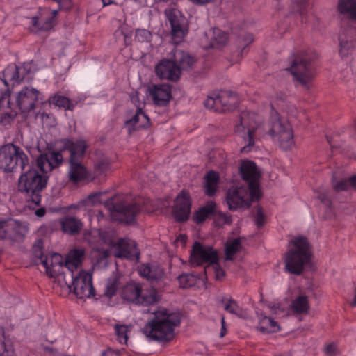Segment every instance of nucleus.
<instances>
[{
  "label": "nucleus",
  "instance_id": "14",
  "mask_svg": "<svg viewBox=\"0 0 356 356\" xmlns=\"http://www.w3.org/2000/svg\"><path fill=\"white\" fill-rule=\"evenodd\" d=\"M33 62L24 63L21 66L10 64L3 72L2 81L7 86L19 84L22 80L29 79V74L35 71Z\"/></svg>",
  "mask_w": 356,
  "mask_h": 356
},
{
  "label": "nucleus",
  "instance_id": "36",
  "mask_svg": "<svg viewBox=\"0 0 356 356\" xmlns=\"http://www.w3.org/2000/svg\"><path fill=\"white\" fill-rule=\"evenodd\" d=\"M122 283V277L117 275L108 278L105 284L104 295L108 298L113 297Z\"/></svg>",
  "mask_w": 356,
  "mask_h": 356
},
{
  "label": "nucleus",
  "instance_id": "19",
  "mask_svg": "<svg viewBox=\"0 0 356 356\" xmlns=\"http://www.w3.org/2000/svg\"><path fill=\"white\" fill-rule=\"evenodd\" d=\"M175 63V60H161L155 67L156 74L162 79L172 81L178 80L181 75V70Z\"/></svg>",
  "mask_w": 356,
  "mask_h": 356
},
{
  "label": "nucleus",
  "instance_id": "61",
  "mask_svg": "<svg viewBox=\"0 0 356 356\" xmlns=\"http://www.w3.org/2000/svg\"><path fill=\"white\" fill-rule=\"evenodd\" d=\"M102 356H120V353L116 350H108L102 353Z\"/></svg>",
  "mask_w": 356,
  "mask_h": 356
},
{
  "label": "nucleus",
  "instance_id": "47",
  "mask_svg": "<svg viewBox=\"0 0 356 356\" xmlns=\"http://www.w3.org/2000/svg\"><path fill=\"white\" fill-rule=\"evenodd\" d=\"M106 193L104 191H99L92 193L89 195L85 200L82 201V203L85 206H95L99 204H101L104 199L102 196L104 195Z\"/></svg>",
  "mask_w": 356,
  "mask_h": 356
},
{
  "label": "nucleus",
  "instance_id": "20",
  "mask_svg": "<svg viewBox=\"0 0 356 356\" xmlns=\"http://www.w3.org/2000/svg\"><path fill=\"white\" fill-rule=\"evenodd\" d=\"M63 161V155L58 152L41 154L36 159V165L42 175H47Z\"/></svg>",
  "mask_w": 356,
  "mask_h": 356
},
{
  "label": "nucleus",
  "instance_id": "51",
  "mask_svg": "<svg viewBox=\"0 0 356 356\" xmlns=\"http://www.w3.org/2000/svg\"><path fill=\"white\" fill-rule=\"evenodd\" d=\"M238 40L240 46L243 47L240 52L241 54H243L245 47L254 41V37L251 33H245L244 35L241 36Z\"/></svg>",
  "mask_w": 356,
  "mask_h": 356
},
{
  "label": "nucleus",
  "instance_id": "48",
  "mask_svg": "<svg viewBox=\"0 0 356 356\" xmlns=\"http://www.w3.org/2000/svg\"><path fill=\"white\" fill-rule=\"evenodd\" d=\"M151 33L146 29L136 31L135 39L139 42H147L151 39Z\"/></svg>",
  "mask_w": 356,
  "mask_h": 356
},
{
  "label": "nucleus",
  "instance_id": "30",
  "mask_svg": "<svg viewBox=\"0 0 356 356\" xmlns=\"http://www.w3.org/2000/svg\"><path fill=\"white\" fill-rule=\"evenodd\" d=\"M215 209V202L213 201H208L205 205L201 207L195 211L193 216V219L197 223L202 222L214 213Z\"/></svg>",
  "mask_w": 356,
  "mask_h": 356
},
{
  "label": "nucleus",
  "instance_id": "52",
  "mask_svg": "<svg viewBox=\"0 0 356 356\" xmlns=\"http://www.w3.org/2000/svg\"><path fill=\"white\" fill-rule=\"evenodd\" d=\"M231 222V216L227 213H220L218 215L216 219V223L218 226H222L223 225H229Z\"/></svg>",
  "mask_w": 356,
  "mask_h": 356
},
{
  "label": "nucleus",
  "instance_id": "32",
  "mask_svg": "<svg viewBox=\"0 0 356 356\" xmlns=\"http://www.w3.org/2000/svg\"><path fill=\"white\" fill-rule=\"evenodd\" d=\"M60 223L63 231L70 234L79 232L83 225L79 219L70 216L63 218Z\"/></svg>",
  "mask_w": 356,
  "mask_h": 356
},
{
  "label": "nucleus",
  "instance_id": "56",
  "mask_svg": "<svg viewBox=\"0 0 356 356\" xmlns=\"http://www.w3.org/2000/svg\"><path fill=\"white\" fill-rule=\"evenodd\" d=\"M14 118V115L12 113H3L0 116V123L3 125L10 124Z\"/></svg>",
  "mask_w": 356,
  "mask_h": 356
},
{
  "label": "nucleus",
  "instance_id": "46",
  "mask_svg": "<svg viewBox=\"0 0 356 356\" xmlns=\"http://www.w3.org/2000/svg\"><path fill=\"white\" fill-rule=\"evenodd\" d=\"M199 279L193 274H183L178 277L179 285L181 288H189L195 286Z\"/></svg>",
  "mask_w": 356,
  "mask_h": 356
},
{
  "label": "nucleus",
  "instance_id": "31",
  "mask_svg": "<svg viewBox=\"0 0 356 356\" xmlns=\"http://www.w3.org/2000/svg\"><path fill=\"white\" fill-rule=\"evenodd\" d=\"M204 191L209 196L214 195L218 188L219 175L214 171H209L204 177Z\"/></svg>",
  "mask_w": 356,
  "mask_h": 356
},
{
  "label": "nucleus",
  "instance_id": "28",
  "mask_svg": "<svg viewBox=\"0 0 356 356\" xmlns=\"http://www.w3.org/2000/svg\"><path fill=\"white\" fill-rule=\"evenodd\" d=\"M158 299L157 291L154 288L151 286L145 289L140 288L136 304L148 306L156 303Z\"/></svg>",
  "mask_w": 356,
  "mask_h": 356
},
{
  "label": "nucleus",
  "instance_id": "40",
  "mask_svg": "<svg viewBox=\"0 0 356 356\" xmlns=\"http://www.w3.org/2000/svg\"><path fill=\"white\" fill-rule=\"evenodd\" d=\"M175 62L179 63L183 69L191 67L195 59L188 53L181 50H175L174 52Z\"/></svg>",
  "mask_w": 356,
  "mask_h": 356
},
{
  "label": "nucleus",
  "instance_id": "60",
  "mask_svg": "<svg viewBox=\"0 0 356 356\" xmlns=\"http://www.w3.org/2000/svg\"><path fill=\"white\" fill-rule=\"evenodd\" d=\"M186 242V236L184 234H179L177 239L175 240V243L178 245L180 243L182 245H184Z\"/></svg>",
  "mask_w": 356,
  "mask_h": 356
},
{
  "label": "nucleus",
  "instance_id": "35",
  "mask_svg": "<svg viewBox=\"0 0 356 356\" xmlns=\"http://www.w3.org/2000/svg\"><path fill=\"white\" fill-rule=\"evenodd\" d=\"M318 197L321 203V209L324 212L323 217L325 219L332 218L335 215V209L332 207L327 194L325 192L321 193L318 194Z\"/></svg>",
  "mask_w": 356,
  "mask_h": 356
},
{
  "label": "nucleus",
  "instance_id": "1",
  "mask_svg": "<svg viewBox=\"0 0 356 356\" xmlns=\"http://www.w3.org/2000/svg\"><path fill=\"white\" fill-rule=\"evenodd\" d=\"M287 104L285 99L276 97L270 100V105L266 107L270 111V120L268 125L264 124L263 117L254 111H243L238 123L234 127V131L245 142L242 152H248L257 140L269 134L273 141L279 144L283 149L287 150L294 145L293 133L288 122L282 120L279 111H286Z\"/></svg>",
  "mask_w": 356,
  "mask_h": 356
},
{
  "label": "nucleus",
  "instance_id": "16",
  "mask_svg": "<svg viewBox=\"0 0 356 356\" xmlns=\"http://www.w3.org/2000/svg\"><path fill=\"white\" fill-rule=\"evenodd\" d=\"M149 125V118L142 110L141 104L137 105V109L127 113L124 121V128L129 134L135 131L147 128Z\"/></svg>",
  "mask_w": 356,
  "mask_h": 356
},
{
  "label": "nucleus",
  "instance_id": "15",
  "mask_svg": "<svg viewBox=\"0 0 356 356\" xmlns=\"http://www.w3.org/2000/svg\"><path fill=\"white\" fill-rule=\"evenodd\" d=\"M234 99H235V96L230 91L214 92L207 97L204 102V106L208 109L220 112L227 109Z\"/></svg>",
  "mask_w": 356,
  "mask_h": 356
},
{
  "label": "nucleus",
  "instance_id": "12",
  "mask_svg": "<svg viewBox=\"0 0 356 356\" xmlns=\"http://www.w3.org/2000/svg\"><path fill=\"white\" fill-rule=\"evenodd\" d=\"M29 159L24 151L17 145L7 144L0 148V168L6 172L24 169Z\"/></svg>",
  "mask_w": 356,
  "mask_h": 356
},
{
  "label": "nucleus",
  "instance_id": "17",
  "mask_svg": "<svg viewBox=\"0 0 356 356\" xmlns=\"http://www.w3.org/2000/svg\"><path fill=\"white\" fill-rule=\"evenodd\" d=\"M147 95L157 106H165L172 99V88L170 84H152L147 88Z\"/></svg>",
  "mask_w": 356,
  "mask_h": 356
},
{
  "label": "nucleus",
  "instance_id": "45",
  "mask_svg": "<svg viewBox=\"0 0 356 356\" xmlns=\"http://www.w3.org/2000/svg\"><path fill=\"white\" fill-rule=\"evenodd\" d=\"M131 327L126 325H116L115 327L117 339L121 344H125L128 340V333L131 331Z\"/></svg>",
  "mask_w": 356,
  "mask_h": 356
},
{
  "label": "nucleus",
  "instance_id": "6",
  "mask_svg": "<svg viewBox=\"0 0 356 356\" xmlns=\"http://www.w3.org/2000/svg\"><path fill=\"white\" fill-rule=\"evenodd\" d=\"M84 251L82 249L72 250L66 257L65 266L70 271L69 275L72 287L76 296L79 298H90L95 295V289L92 282V275L86 271H81L78 275H74V271L81 264Z\"/></svg>",
  "mask_w": 356,
  "mask_h": 356
},
{
  "label": "nucleus",
  "instance_id": "3",
  "mask_svg": "<svg viewBox=\"0 0 356 356\" xmlns=\"http://www.w3.org/2000/svg\"><path fill=\"white\" fill-rule=\"evenodd\" d=\"M243 179L248 183V188L244 186L230 188L226 196V202L230 210H236L250 207L252 201L258 200L261 195L259 179L261 172L251 161H243L240 168Z\"/></svg>",
  "mask_w": 356,
  "mask_h": 356
},
{
  "label": "nucleus",
  "instance_id": "62",
  "mask_svg": "<svg viewBox=\"0 0 356 356\" xmlns=\"http://www.w3.org/2000/svg\"><path fill=\"white\" fill-rule=\"evenodd\" d=\"M221 324H222V327H221L220 336V337H223L226 334V328H225V322L224 316H222V318H221Z\"/></svg>",
  "mask_w": 356,
  "mask_h": 356
},
{
  "label": "nucleus",
  "instance_id": "9",
  "mask_svg": "<svg viewBox=\"0 0 356 356\" xmlns=\"http://www.w3.org/2000/svg\"><path fill=\"white\" fill-rule=\"evenodd\" d=\"M218 254L216 250L209 245H203L199 242L193 245L191 254V262L193 265L199 266L204 263L209 264L205 268V273L213 271L216 278L221 280L224 275V270L218 264Z\"/></svg>",
  "mask_w": 356,
  "mask_h": 356
},
{
  "label": "nucleus",
  "instance_id": "50",
  "mask_svg": "<svg viewBox=\"0 0 356 356\" xmlns=\"http://www.w3.org/2000/svg\"><path fill=\"white\" fill-rule=\"evenodd\" d=\"M332 185L334 191H336L337 192L346 191L350 187L349 179H341L339 181H337L335 179H333Z\"/></svg>",
  "mask_w": 356,
  "mask_h": 356
},
{
  "label": "nucleus",
  "instance_id": "39",
  "mask_svg": "<svg viewBox=\"0 0 356 356\" xmlns=\"http://www.w3.org/2000/svg\"><path fill=\"white\" fill-rule=\"evenodd\" d=\"M54 279V288H60V293H67L72 289V284L70 282L67 280V275L63 273V270L58 273L55 277H51Z\"/></svg>",
  "mask_w": 356,
  "mask_h": 356
},
{
  "label": "nucleus",
  "instance_id": "10",
  "mask_svg": "<svg viewBox=\"0 0 356 356\" xmlns=\"http://www.w3.org/2000/svg\"><path fill=\"white\" fill-rule=\"evenodd\" d=\"M47 175H42L35 169H30L19 178V190L25 193L35 205L41 201L40 192L46 187Z\"/></svg>",
  "mask_w": 356,
  "mask_h": 356
},
{
  "label": "nucleus",
  "instance_id": "4",
  "mask_svg": "<svg viewBox=\"0 0 356 356\" xmlns=\"http://www.w3.org/2000/svg\"><path fill=\"white\" fill-rule=\"evenodd\" d=\"M154 318L143 328V332L149 340L169 341L175 336V328L181 322L180 313L159 307L154 312Z\"/></svg>",
  "mask_w": 356,
  "mask_h": 356
},
{
  "label": "nucleus",
  "instance_id": "18",
  "mask_svg": "<svg viewBox=\"0 0 356 356\" xmlns=\"http://www.w3.org/2000/svg\"><path fill=\"white\" fill-rule=\"evenodd\" d=\"M40 98V92L33 87H24L17 94L16 102L22 113H28L35 108Z\"/></svg>",
  "mask_w": 356,
  "mask_h": 356
},
{
  "label": "nucleus",
  "instance_id": "44",
  "mask_svg": "<svg viewBox=\"0 0 356 356\" xmlns=\"http://www.w3.org/2000/svg\"><path fill=\"white\" fill-rule=\"evenodd\" d=\"M223 306L225 310L233 314L238 317L245 318V312L242 309L241 307L233 300L229 299L223 301Z\"/></svg>",
  "mask_w": 356,
  "mask_h": 356
},
{
  "label": "nucleus",
  "instance_id": "26",
  "mask_svg": "<svg viewBox=\"0 0 356 356\" xmlns=\"http://www.w3.org/2000/svg\"><path fill=\"white\" fill-rule=\"evenodd\" d=\"M138 273L140 276L149 280H158L163 275V270L159 266L149 264L139 266Z\"/></svg>",
  "mask_w": 356,
  "mask_h": 356
},
{
  "label": "nucleus",
  "instance_id": "42",
  "mask_svg": "<svg viewBox=\"0 0 356 356\" xmlns=\"http://www.w3.org/2000/svg\"><path fill=\"white\" fill-rule=\"evenodd\" d=\"M112 162L108 157H102L95 165L94 173L96 176L105 175L111 170Z\"/></svg>",
  "mask_w": 356,
  "mask_h": 356
},
{
  "label": "nucleus",
  "instance_id": "41",
  "mask_svg": "<svg viewBox=\"0 0 356 356\" xmlns=\"http://www.w3.org/2000/svg\"><path fill=\"white\" fill-rule=\"evenodd\" d=\"M241 248L240 238L229 240L225 244V259L232 260L235 254Z\"/></svg>",
  "mask_w": 356,
  "mask_h": 356
},
{
  "label": "nucleus",
  "instance_id": "37",
  "mask_svg": "<svg viewBox=\"0 0 356 356\" xmlns=\"http://www.w3.org/2000/svg\"><path fill=\"white\" fill-rule=\"evenodd\" d=\"M338 8L341 13L356 19V0H339Z\"/></svg>",
  "mask_w": 356,
  "mask_h": 356
},
{
  "label": "nucleus",
  "instance_id": "24",
  "mask_svg": "<svg viewBox=\"0 0 356 356\" xmlns=\"http://www.w3.org/2000/svg\"><path fill=\"white\" fill-rule=\"evenodd\" d=\"M6 240L10 241H22L28 232V224L18 220L8 218Z\"/></svg>",
  "mask_w": 356,
  "mask_h": 356
},
{
  "label": "nucleus",
  "instance_id": "2",
  "mask_svg": "<svg viewBox=\"0 0 356 356\" xmlns=\"http://www.w3.org/2000/svg\"><path fill=\"white\" fill-rule=\"evenodd\" d=\"M115 232L112 229L100 231L91 230L85 234V238L92 246V257L99 265H106L109 251L112 250L115 257L131 260H139L140 253L134 241L122 238L115 242Z\"/></svg>",
  "mask_w": 356,
  "mask_h": 356
},
{
  "label": "nucleus",
  "instance_id": "64",
  "mask_svg": "<svg viewBox=\"0 0 356 356\" xmlns=\"http://www.w3.org/2000/svg\"><path fill=\"white\" fill-rule=\"evenodd\" d=\"M350 187L356 188V175L352 177L349 179Z\"/></svg>",
  "mask_w": 356,
  "mask_h": 356
},
{
  "label": "nucleus",
  "instance_id": "57",
  "mask_svg": "<svg viewBox=\"0 0 356 356\" xmlns=\"http://www.w3.org/2000/svg\"><path fill=\"white\" fill-rule=\"evenodd\" d=\"M131 101L136 106V109H137V105L139 104H141L142 108L144 106V102L140 100L139 94L138 92H135L131 95Z\"/></svg>",
  "mask_w": 356,
  "mask_h": 356
},
{
  "label": "nucleus",
  "instance_id": "58",
  "mask_svg": "<svg viewBox=\"0 0 356 356\" xmlns=\"http://www.w3.org/2000/svg\"><path fill=\"white\" fill-rule=\"evenodd\" d=\"M268 307L275 314H278L280 311L284 310V307L281 306L279 303H270Z\"/></svg>",
  "mask_w": 356,
  "mask_h": 356
},
{
  "label": "nucleus",
  "instance_id": "5",
  "mask_svg": "<svg viewBox=\"0 0 356 356\" xmlns=\"http://www.w3.org/2000/svg\"><path fill=\"white\" fill-rule=\"evenodd\" d=\"M149 200H143L137 197L131 200V196L121 198L115 195L104 202L105 207L108 209L113 220L119 221L125 224L134 222L136 216L142 211L149 212L147 204Z\"/></svg>",
  "mask_w": 356,
  "mask_h": 356
},
{
  "label": "nucleus",
  "instance_id": "29",
  "mask_svg": "<svg viewBox=\"0 0 356 356\" xmlns=\"http://www.w3.org/2000/svg\"><path fill=\"white\" fill-rule=\"evenodd\" d=\"M140 286L134 282L127 283L120 291L122 298L136 304L140 295Z\"/></svg>",
  "mask_w": 356,
  "mask_h": 356
},
{
  "label": "nucleus",
  "instance_id": "63",
  "mask_svg": "<svg viewBox=\"0 0 356 356\" xmlns=\"http://www.w3.org/2000/svg\"><path fill=\"white\" fill-rule=\"evenodd\" d=\"M190 1L195 4L204 5V4L211 3L214 0H190Z\"/></svg>",
  "mask_w": 356,
  "mask_h": 356
},
{
  "label": "nucleus",
  "instance_id": "11",
  "mask_svg": "<svg viewBox=\"0 0 356 356\" xmlns=\"http://www.w3.org/2000/svg\"><path fill=\"white\" fill-rule=\"evenodd\" d=\"M315 58L316 54L311 50L301 52L290 68L293 79L307 88H309V84L315 76V70L312 65V62Z\"/></svg>",
  "mask_w": 356,
  "mask_h": 356
},
{
  "label": "nucleus",
  "instance_id": "43",
  "mask_svg": "<svg viewBox=\"0 0 356 356\" xmlns=\"http://www.w3.org/2000/svg\"><path fill=\"white\" fill-rule=\"evenodd\" d=\"M49 101L50 104L67 110H72L74 106L73 103L68 98L60 95H55L51 97Z\"/></svg>",
  "mask_w": 356,
  "mask_h": 356
},
{
  "label": "nucleus",
  "instance_id": "7",
  "mask_svg": "<svg viewBox=\"0 0 356 356\" xmlns=\"http://www.w3.org/2000/svg\"><path fill=\"white\" fill-rule=\"evenodd\" d=\"M63 149L70 152L68 177L73 183L90 181L95 176L90 173L81 162L86 148V142L82 139L60 140Z\"/></svg>",
  "mask_w": 356,
  "mask_h": 356
},
{
  "label": "nucleus",
  "instance_id": "38",
  "mask_svg": "<svg viewBox=\"0 0 356 356\" xmlns=\"http://www.w3.org/2000/svg\"><path fill=\"white\" fill-rule=\"evenodd\" d=\"M293 312L297 314H305L309 309L307 297L303 295L296 297L291 303Z\"/></svg>",
  "mask_w": 356,
  "mask_h": 356
},
{
  "label": "nucleus",
  "instance_id": "21",
  "mask_svg": "<svg viewBox=\"0 0 356 356\" xmlns=\"http://www.w3.org/2000/svg\"><path fill=\"white\" fill-rule=\"evenodd\" d=\"M191 201L188 193L182 191L175 201L172 215L177 221L186 220L191 213Z\"/></svg>",
  "mask_w": 356,
  "mask_h": 356
},
{
  "label": "nucleus",
  "instance_id": "22",
  "mask_svg": "<svg viewBox=\"0 0 356 356\" xmlns=\"http://www.w3.org/2000/svg\"><path fill=\"white\" fill-rule=\"evenodd\" d=\"M57 10L50 11L45 9L40 14V16L33 17L31 18V30L33 31H48L53 28L55 24V17Z\"/></svg>",
  "mask_w": 356,
  "mask_h": 356
},
{
  "label": "nucleus",
  "instance_id": "55",
  "mask_svg": "<svg viewBox=\"0 0 356 356\" xmlns=\"http://www.w3.org/2000/svg\"><path fill=\"white\" fill-rule=\"evenodd\" d=\"M10 93L8 90L0 91V108L5 106H9Z\"/></svg>",
  "mask_w": 356,
  "mask_h": 356
},
{
  "label": "nucleus",
  "instance_id": "23",
  "mask_svg": "<svg viewBox=\"0 0 356 356\" xmlns=\"http://www.w3.org/2000/svg\"><path fill=\"white\" fill-rule=\"evenodd\" d=\"M40 262L49 277H55L64 268L63 258L58 253H50L45 257H42ZM65 267H66L65 265Z\"/></svg>",
  "mask_w": 356,
  "mask_h": 356
},
{
  "label": "nucleus",
  "instance_id": "33",
  "mask_svg": "<svg viewBox=\"0 0 356 356\" xmlns=\"http://www.w3.org/2000/svg\"><path fill=\"white\" fill-rule=\"evenodd\" d=\"M258 330L264 333L275 332L280 330V326L272 318L261 315Z\"/></svg>",
  "mask_w": 356,
  "mask_h": 356
},
{
  "label": "nucleus",
  "instance_id": "49",
  "mask_svg": "<svg viewBox=\"0 0 356 356\" xmlns=\"http://www.w3.org/2000/svg\"><path fill=\"white\" fill-rule=\"evenodd\" d=\"M294 3L296 4L298 7V11L300 13V17H302V22H304V18H306V11L309 8L308 0H293Z\"/></svg>",
  "mask_w": 356,
  "mask_h": 356
},
{
  "label": "nucleus",
  "instance_id": "13",
  "mask_svg": "<svg viewBox=\"0 0 356 356\" xmlns=\"http://www.w3.org/2000/svg\"><path fill=\"white\" fill-rule=\"evenodd\" d=\"M165 14L171 26L173 42L178 44L183 41L188 33L187 19L179 10L173 8L166 9Z\"/></svg>",
  "mask_w": 356,
  "mask_h": 356
},
{
  "label": "nucleus",
  "instance_id": "27",
  "mask_svg": "<svg viewBox=\"0 0 356 356\" xmlns=\"http://www.w3.org/2000/svg\"><path fill=\"white\" fill-rule=\"evenodd\" d=\"M339 53L342 58L348 57L353 51L355 43L353 36L348 33H343L339 35Z\"/></svg>",
  "mask_w": 356,
  "mask_h": 356
},
{
  "label": "nucleus",
  "instance_id": "59",
  "mask_svg": "<svg viewBox=\"0 0 356 356\" xmlns=\"http://www.w3.org/2000/svg\"><path fill=\"white\" fill-rule=\"evenodd\" d=\"M337 347L334 343L329 344L325 348V352L327 355H333L336 351Z\"/></svg>",
  "mask_w": 356,
  "mask_h": 356
},
{
  "label": "nucleus",
  "instance_id": "54",
  "mask_svg": "<svg viewBox=\"0 0 356 356\" xmlns=\"http://www.w3.org/2000/svg\"><path fill=\"white\" fill-rule=\"evenodd\" d=\"M266 222V216H264L261 207H258L255 215V223L257 227L262 226Z\"/></svg>",
  "mask_w": 356,
  "mask_h": 356
},
{
  "label": "nucleus",
  "instance_id": "8",
  "mask_svg": "<svg viewBox=\"0 0 356 356\" xmlns=\"http://www.w3.org/2000/svg\"><path fill=\"white\" fill-rule=\"evenodd\" d=\"M311 247L306 237L293 236L289 242L288 250L285 255L286 269L293 274L301 273L305 265L311 259Z\"/></svg>",
  "mask_w": 356,
  "mask_h": 356
},
{
  "label": "nucleus",
  "instance_id": "34",
  "mask_svg": "<svg viewBox=\"0 0 356 356\" xmlns=\"http://www.w3.org/2000/svg\"><path fill=\"white\" fill-rule=\"evenodd\" d=\"M13 343L5 334L4 329L0 326V356H13Z\"/></svg>",
  "mask_w": 356,
  "mask_h": 356
},
{
  "label": "nucleus",
  "instance_id": "53",
  "mask_svg": "<svg viewBox=\"0 0 356 356\" xmlns=\"http://www.w3.org/2000/svg\"><path fill=\"white\" fill-rule=\"evenodd\" d=\"M42 248L43 242L41 239L37 240L33 246V254L35 257L40 259V260H41L42 257H44L42 254Z\"/></svg>",
  "mask_w": 356,
  "mask_h": 356
},
{
  "label": "nucleus",
  "instance_id": "25",
  "mask_svg": "<svg viewBox=\"0 0 356 356\" xmlns=\"http://www.w3.org/2000/svg\"><path fill=\"white\" fill-rule=\"evenodd\" d=\"M205 39L208 42V44L204 45L205 49L209 47L220 48L227 43L228 35L225 31L215 28L205 33Z\"/></svg>",
  "mask_w": 356,
  "mask_h": 356
}]
</instances>
